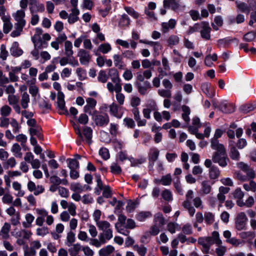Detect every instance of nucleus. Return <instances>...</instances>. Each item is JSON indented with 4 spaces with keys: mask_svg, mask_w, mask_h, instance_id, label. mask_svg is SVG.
<instances>
[{
    "mask_svg": "<svg viewBox=\"0 0 256 256\" xmlns=\"http://www.w3.org/2000/svg\"><path fill=\"white\" fill-rule=\"evenodd\" d=\"M31 39L36 48H46L48 46V42L50 40L51 36L48 33L43 34V30L41 28H36L34 34Z\"/></svg>",
    "mask_w": 256,
    "mask_h": 256,
    "instance_id": "f257e3e1",
    "label": "nucleus"
},
{
    "mask_svg": "<svg viewBox=\"0 0 256 256\" xmlns=\"http://www.w3.org/2000/svg\"><path fill=\"white\" fill-rule=\"evenodd\" d=\"M212 160L214 162L218 163L220 166L225 167L228 164V160L226 151L220 152H214L212 156Z\"/></svg>",
    "mask_w": 256,
    "mask_h": 256,
    "instance_id": "f03ea898",
    "label": "nucleus"
},
{
    "mask_svg": "<svg viewBox=\"0 0 256 256\" xmlns=\"http://www.w3.org/2000/svg\"><path fill=\"white\" fill-rule=\"evenodd\" d=\"M162 84L165 90H161V96L170 98L172 96V89L173 86L172 82L168 79L164 78L162 81Z\"/></svg>",
    "mask_w": 256,
    "mask_h": 256,
    "instance_id": "7ed1b4c3",
    "label": "nucleus"
},
{
    "mask_svg": "<svg viewBox=\"0 0 256 256\" xmlns=\"http://www.w3.org/2000/svg\"><path fill=\"white\" fill-rule=\"evenodd\" d=\"M246 215L244 212L239 213L236 220L235 225L236 228L238 230H243L246 226Z\"/></svg>",
    "mask_w": 256,
    "mask_h": 256,
    "instance_id": "20e7f679",
    "label": "nucleus"
},
{
    "mask_svg": "<svg viewBox=\"0 0 256 256\" xmlns=\"http://www.w3.org/2000/svg\"><path fill=\"white\" fill-rule=\"evenodd\" d=\"M211 28L209 26V24L207 22H201V29L200 30V35L202 38L208 40L210 39V32Z\"/></svg>",
    "mask_w": 256,
    "mask_h": 256,
    "instance_id": "39448f33",
    "label": "nucleus"
},
{
    "mask_svg": "<svg viewBox=\"0 0 256 256\" xmlns=\"http://www.w3.org/2000/svg\"><path fill=\"white\" fill-rule=\"evenodd\" d=\"M110 113L114 116L120 118L124 113V109L122 106H118L113 102L110 106Z\"/></svg>",
    "mask_w": 256,
    "mask_h": 256,
    "instance_id": "423d86ee",
    "label": "nucleus"
},
{
    "mask_svg": "<svg viewBox=\"0 0 256 256\" xmlns=\"http://www.w3.org/2000/svg\"><path fill=\"white\" fill-rule=\"evenodd\" d=\"M12 16L16 22L15 24L25 26L26 24V20L24 19L25 17V12L23 10H18L16 12L12 14Z\"/></svg>",
    "mask_w": 256,
    "mask_h": 256,
    "instance_id": "0eeeda50",
    "label": "nucleus"
},
{
    "mask_svg": "<svg viewBox=\"0 0 256 256\" xmlns=\"http://www.w3.org/2000/svg\"><path fill=\"white\" fill-rule=\"evenodd\" d=\"M86 105L84 107V112L89 114H92L96 104V101L91 98L86 99Z\"/></svg>",
    "mask_w": 256,
    "mask_h": 256,
    "instance_id": "6e6552de",
    "label": "nucleus"
},
{
    "mask_svg": "<svg viewBox=\"0 0 256 256\" xmlns=\"http://www.w3.org/2000/svg\"><path fill=\"white\" fill-rule=\"evenodd\" d=\"M60 58V64L61 66H64L68 64L71 65L72 66H78V62L77 60L74 59V58L64 56L62 58Z\"/></svg>",
    "mask_w": 256,
    "mask_h": 256,
    "instance_id": "1a4fd4ad",
    "label": "nucleus"
},
{
    "mask_svg": "<svg viewBox=\"0 0 256 256\" xmlns=\"http://www.w3.org/2000/svg\"><path fill=\"white\" fill-rule=\"evenodd\" d=\"M80 61L82 64L87 65L89 63L90 56L89 53L84 49L80 50L78 52Z\"/></svg>",
    "mask_w": 256,
    "mask_h": 256,
    "instance_id": "9d476101",
    "label": "nucleus"
},
{
    "mask_svg": "<svg viewBox=\"0 0 256 256\" xmlns=\"http://www.w3.org/2000/svg\"><path fill=\"white\" fill-rule=\"evenodd\" d=\"M198 243L202 245L204 248L205 252H208L210 246L212 244V241L210 237H201L198 239Z\"/></svg>",
    "mask_w": 256,
    "mask_h": 256,
    "instance_id": "9b49d317",
    "label": "nucleus"
},
{
    "mask_svg": "<svg viewBox=\"0 0 256 256\" xmlns=\"http://www.w3.org/2000/svg\"><path fill=\"white\" fill-rule=\"evenodd\" d=\"M212 186L208 180H204L201 183V187L200 190V193L202 196L207 195L210 193Z\"/></svg>",
    "mask_w": 256,
    "mask_h": 256,
    "instance_id": "f8f14e48",
    "label": "nucleus"
},
{
    "mask_svg": "<svg viewBox=\"0 0 256 256\" xmlns=\"http://www.w3.org/2000/svg\"><path fill=\"white\" fill-rule=\"evenodd\" d=\"M3 22V32L4 34H8L12 29L13 24L10 22V16L1 18Z\"/></svg>",
    "mask_w": 256,
    "mask_h": 256,
    "instance_id": "ddd939ff",
    "label": "nucleus"
},
{
    "mask_svg": "<svg viewBox=\"0 0 256 256\" xmlns=\"http://www.w3.org/2000/svg\"><path fill=\"white\" fill-rule=\"evenodd\" d=\"M94 120L97 126H103L108 124L109 118L107 114L97 115L94 118Z\"/></svg>",
    "mask_w": 256,
    "mask_h": 256,
    "instance_id": "4468645a",
    "label": "nucleus"
},
{
    "mask_svg": "<svg viewBox=\"0 0 256 256\" xmlns=\"http://www.w3.org/2000/svg\"><path fill=\"white\" fill-rule=\"evenodd\" d=\"M163 4L165 8H171L174 11L178 10L180 8V4L176 0H164Z\"/></svg>",
    "mask_w": 256,
    "mask_h": 256,
    "instance_id": "2eb2a0df",
    "label": "nucleus"
},
{
    "mask_svg": "<svg viewBox=\"0 0 256 256\" xmlns=\"http://www.w3.org/2000/svg\"><path fill=\"white\" fill-rule=\"evenodd\" d=\"M210 146L213 150H216L215 152H220L226 151L224 144H220L218 140H216V139H211Z\"/></svg>",
    "mask_w": 256,
    "mask_h": 256,
    "instance_id": "dca6fc26",
    "label": "nucleus"
},
{
    "mask_svg": "<svg viewBox=\"0 0 256 256\" xmlns=\"http://www.w3.org/2000/svg\"><path fill=\"white\" fill-rule=\"evenodd\" d=\"M10 224L8 222H4L0 230V234L2 239L6 240L10 238Z\"/></svg>",
    "mask_w": 256,
    "mask_h": 256,
    "instance_id": "f3484780",
    "label": "nucleus"
},
{
    "mask_svg": "<svg viewBox=\"0 0 256 256\" xmlns=\"http://www.w3.org/2000/svg\"><path fill=\"white\" fill-rule=\"evenodd\" d=\"M10 52L14 56H20L23 54L22 50L19 48V44L18 42H14L10 48Z\"/></svg>",
    "mask_w": 256,
    "mask_h": 256,
    "instance_id": "a211bd4d",
    "label": "nucleus"
},
{
    "mask_svg": "<svg viewBox=\"0 0 256 256\" xmlns=\"http://www.w3.org/2000/svg\"><path fill=\"white\" fill-rule=\"evenodd\" d=\"M201 88L202 92L208 98H212L215 96L214 90L212 88H211L208 83L202 84Z\"/></svg>",
    "mask_w": 256,
    "mask_h": 256,
    "instance_id": "6ab92c4d",
    "label": "nucleus"
},
{
    "mask_svg": "<svg viewBox=\"0 0 256 256\" xmlns=\"http://www.w3.org/2000/svg\"><path fill=\"white\" fill-rule=\"evenodd\" d=\"M113 237V230H108L106 232H101L99 234L98 238L100 239L102 242L106 244L108 241L110 240Z\"/></svg>",
    "mask_w": 256,
    "mask_h": 256,
    "instance_id": "aec40b11",
    "label": "nucleus"
},
{
    "mask_svg": "<svg viewBox=\"0 0 256 256\" xmlns=\"http://www.w3.org/2000/svg\"><path fill=\"white\" fill-rule=\"evenodd\" d=\"M57 104L59 110H61L63 112L66 111L64 95L62 92H58Z\"/></svg>",
    "mask_w": 256,
    "mask_h": 256,
    "instance_id": "412c9836",
    "label": "nucleus"
},
{
    "mask_svg": "<svg viewBox=\"0 0 256 256\" xmlns=\"http://www.w3.org/2000/svg\"><path fill=\"white\" fill-rule=\"evenodd\" d=\"M154 222L155 224L152 226L150 230V233L153 235L158 234L160 231V215L159 214H156L154 216Z\"/></svg>",
    "mask_w": 256,
    "mask_h": 256,
    "instance_id": "4be33fe9",
    "label": "nucleus"
},
{
    "mask_svg": "<svg viewBox=\"0 0 256 256\" xmlns=\"http://www.w3.org/2000/svg\"><path fill=\"white\" fill-rule=\"evenodd\" d=\"M114 250V248L112 245H108L98 251L100 256H108Z\"/></svg>",
    "mask_w": 256,
    "mask_h": 256,
    "instance_id": "5701e85b",
    "label": "nucleus"
},
{
    "mask_svg": "<svg viewBox=\"0 0 256 256\" xmlns=\"http://www.w3.org/2000/svg\"><path fill=\"white\" fill-rule=\"evenodd\" d=\"M24 218L25 220L22 223L23 227L24 228H30L34 220V216L32 214L28 213L25 215Z\"/></svg>",
    "mask_w": 256,
    "mask_h": 256,
    "instance_id": "b1692460",
    "label": "nucleus"
},
{
    "mask_svg": "<svg viewBox=\"0 0 256 256\" xmlns=\"http://www.w3.org/2000/svg\"><path fill=\"white\" fill-rule=\"evenodd\" d=\"M176 24V21L174 19H170L168 22H162V26L164 32H166L168 31L173 29Z\"/></svg>",
    "mask_w": 256,
    "mask_h": 256,
    "instance_id": "393cba45",
    "label": "nucleus"
},
{
    "mask_svg": "<svg viewBox=\"0 0 256 256\" xmlns=\"http://www.w3.org/2000/svg\"><path fill=\"white\" fill-rule=\"evenodd\" d=\"M220 170L219 168L214 166H212L209 170L208 174L210 180L217 179L220 176Z\"/></svg>",
    "mask_w": 256,
    "mask_h": 256,
    "instance_id": "a878e982",
    "label": "nucleus"
},
{
    "mask_svg": "<svg viewBox=\"0 0 256 256\" xmlns=\"http://www.w3.org/2000/svg\"><path fill=\"white\" fill-rule=\"evenodd\" d=\"M220 110L223 112L230 113L234 111V107L230 104L227 103L226 102H222L220 106Z\"/></svg>",
    "mask_w": 256,
    "mask_h": 256,
    "instance_id": "bb28decb",
    "label": "nucleus"
},
{
    "mask_svg": "<svg viewBox=\"0 0 256 256\" xmlns=\"http://www.w3.org/2000/svg\"><path fill=\"white\" fill-rule=\"evenodd\" d=\"M152 130L155 134L154 136V140L156 143L160 142V128L156 123L152 124Z\"/></svg>",
    "mask_w": 256,
    "mask_h": 256,
    "instance_id": "cd10ccee",
    "label": "nucleus"
},
{
    "mask_svg": "<svg viewBox=\"0 0 256 256\" xmlns=\"http://www.w3.org/2000/svg\"><path fill=\"white\" fill-rule=\"evenodd\" d=\"M236 7L242 12L249 14L250 11V7L248 4L239 0L236 2Z\"/></svg>",
    "mask_w": 256,
    "mask_h": 256,
    "instance_id": "c85d7f7f",
    "label": "nucleus"
},
{
    "mask_svg": "<svg viewBox=\"0 0 256 256\" xmlns=\"http://www.w3.org/2000/svg\"><path fill=\"white\" fill-rule=\"evenodd\" d=\"M98 228L99 230L102 231V232H106L108 230H112L111 228V224L109 222L106 220H103L102 222L96 225Z\"/></svg>",
    "mask_w": 256,
    "mask_h": 256,
    "instance_id": "c756f323",
    "label": "nucleus"
},
{
    "mask_svg": "<svg viewBox=\"0 0 256 256\" xmlns=\"http://www.w3.org/2000/svg\"><path fill=\"white\" fill-rule=\"evenodd\" d=\"M92 130L90 127L86 126L83 129V134L86 138V142L90 144L92 142Z\"/></svg>",
    "mask_w": 256,
    "mask_h": 256,
    "instance_id": "7c9ffc66",
    "label": "nucleus"
},
{
    "mask_svg": "<svg viewBox=\"0 0 256 256\" xmlns=\"http://www.w3.org/2000/svg\"><path fill=\"white\" fill-rule=\"evenodd\" d=\"M64 52L66 56L68 57H72L73 55L72 44L71 42L69 40L66 41L64 43Z\"/></svg>",
    "mask_w": 256,
    "mask_h": 256,
    "instance_id": "2f4dec72",
    "label": "nucleus"
},
{
    "mask_svg": "<svg viewBox=\"0 0 256 256\" xmlns=\"http://www.w3.org/2000/svg\"><path fill=\"white\" fill-rule=\"evenodd\" d=\"M114 62L115 66L118 68H122L124 66L122 61V56L118 54H115L113 56Z\"/></svg>",
    "mask_w": 256,
    "mask_h": 256,
    "instance_id": "473e14b6",
    "label": "nucleus"
},
{
    "mask_svg": "<svg viewBox=\"0 0 256 256\" xmlns=\"http://www.w3.org/2000/svg\"><path fill=\"white\" fill-rule=\"evenodd\" d=\"M150 88V84L149 82L146 81L144 83L138 84V92L142 94H146L147 90Z\"/></svg>",
    "mask_w": 256,
    "mask_h": 256,
    "instance_id": "72a5a7b5",
    "label": "nucleus"
},
{
    "mask_svg": "<svg viewBox=\"0 0 256 256\" xmlns=\"http://www.w3.org/2000/svg\"><path fill=\"white\" fill-rule=\"evenodd\" d=\"M159 151L156 148H152L150 150L149 154V160L150 163L154 162L158 158Z\"/></svg>",
    "mask_w": 256,
    "mask_h": 256,
    "instance_id": "f704fd0d",
    "label": "nucleus"
},
{
    "mask_svg": "<svg viewBox=\"0 0 256 256\" xmlns=\"http://www.w3.org/2000/svg\"><path fill=\"white\" fill-rule=\"evenodd\" d=\"M182 110L183 112L182 114V118L183 120L186 122H188L190 120L189 115L190 113V110L188 106L184 105L182 107Z\"/></svg>",
    "mask_w": 256,
    "mask_h": 256,
    "instance_id": "c9c22d12",
    "label": "nucleus"
},
{
    "mask_svg": "<svg viewBox=\"0 0 256 256\" xmlns=\"http://www.w3.org/2000/svg\"><path fill=\"white\" fill-rule=\"evenodd\" d=\"M21 150L20 146L18 144L15 143L12 145L11 150L16 157L21 158L22 157Z\"/></svg>",
    "mask_w": 256,
    "mask_h": 256,
    "instance_id": "e433bc0d",
    "label": "nucleus"
},
{
    "mask_svg": "<svg viewBox=\"0 0 256 256\" xmlns=\"http://www.w3.org/2000/svg\"><path fill=\"white\" fill-rule=\"evenodd\" d=\"M162 64L164 70H161V76H164L169 74L170 67L168 64V60L166 58H163L162 60Z\"/></svg>",
    "mask_w": 256,
    "mask_h": 256,
    "instance_id": "4c0bfd02",
    "label": "nucleus"
},
{
    "mask_svg": "<svg viewBox=\"0 0 256 256\" xmlns=\"http://www.w3.org/2000/svg\"><path fill=\"white\" fill-rule=\"evenodd\" d=\"M81 250L82 246L80 244H74L69 249L70 254V256H76Z\"/></svg>",
    "mask_w": 256,
    "mask_h": 256,
    "instance_id": "58836bf2",
    "label": "nucleus"
},
{
    "mask_svg": "<svg viewBox=\"0 0 256 256\" xmlns=\"http://www.w3.org/2000/svg\"><path fill=\"white\" fill-rule=\"evenodd\" d=\"M230 156L232 160H240V154L234 146L230 148Z\"/></svg>",
    "mask_w": 256,
    "mask_h": 256,
    "instance_id": "ea45409f",
    "label": "nucleus"
},
{
    "mask_svg": "<svg viewBox=\"0 0 256 256\" xmlns=\"http://www.w3.org/2000/svg\"><path fill=\"white\" fill-rule=\"evenodd\" d=\"M12 188H13L18 191V193L16 194V196H23L24 194V191L22 190V185L20 183L18 182H14L12 183Z\"/></svg>",
    "mask_w": 256,
    "mask_h": 256,
    "instance_id": "a19ab883",
    "label": "nucleus"
},
{
    "mask_svg": "<svg viewBox=\"0 0 256 256\" xmlns=\"http://www.w3.org/2000/svg\"><path fill=\"white\" fill-rule=\"evenodd\" d=\"M112 50V46L109 43H104L98 46V50L103 54H108Z\"/></svg>",
    "mask_w": 256,
    "mask_h": 256,
    "instance_id": "79ce46f5",
    "label": "nucleus"
},
{
    "mask_svg": "<svg viewBox=\"0 0 256 256\" xmlns=\"http://www.w3.org/2000/svg\"><path fill=\"white\" fill-rule=\"evenodd\" d=\"M172 182V178L170 174H168L161 176V184L168 186L171 184Z\"/></svg>",
    "mask_w": 256,
    "mask_h": 256,
    "instance_id": "37998d69",
    "label": "nucleus"
},
{
    "mask_svg": "<svg viewBox=\"0 0 256 256\" xmlns=\"http://www.w3.org/2000/svg\"><path fill=\"white\" fill-rule=\"evenodd\" d=\"M24 26L20 25V24H14L15 30H14L10 34L11 36L14 38L16 36H18L20 35L21 32L23 30V28Z\"/></svg>",
    "mask_w": 256,
    "mask_h": 256,
    "instance_id": "c03bdc74",
    "label": "nucleus"
},
{
    "mask_svg": "<svg viewBox=\"0 0 256 256\" xmlns=\"http://www.w3.org/2000/svg\"><path fill=\"white\" fill-rule=\"evenodd\" d=\"M166 42L169 46H175L179 43L180 38L177 36L172 35L168 37Z\"/></svg>",
    "mask_w": 256,
    "mask_h": 256,
    "instance_id": "a18cd8bd",
    "label": "nucleus"
},
{
    "mask_svg": "<svg viewBox=\"0 0 256 256\" xmlns=\"http://www.w3.org/2000/svg\"><path fill=\"white\" fill-rule=\"evenodd\" d=\"M30 102V96L28 94L24 92L22 96L21 105L23 108H26L28 106V104Z\"/></svg>",
    "mask_w": 256,
    "mask_h": 256,
    "instance_id": "49530a36",
    "label": "nucleus"
},
{
    "mask_svg": "<svg viewBox=\"0 0 256 256\" xmlns=\"http://www.w3.org/2000/svg\"><path fill=\"white\" fill-rule=\"evenodd\" d=\"M222 19L221 16H217L214 18V22L212 24V28L215 30H218L219 27L222 25Z\"/></svg>",
    "mask_w": 256,
    "mask_h": 256,
    "instance_id": "de8ad7c7",
    "label": "nucleus"
},
{
    "mask_svg": "<svg viewBox=\"0 0 256 256\" xmlns=\"http://www.w3.org/2000/svg\"><path fill=\"white\" fill-rule=\"evenodd\" d=\"M204 220L207 224H212L214 221V214L210 212H206L204 214Z\"/></svg>",
    "mask_w": 256,
    "mask_h": 256,
    "instance_id": "09e8293b",
    "label": "nucleus"
},
{
    "mask_svg": "<svg viewBox=\"0 0 256 256\" xmlns=\"http://www.w3.org/2000/svg\"><path fill=\"white\" fill-rule=\"evenodd\" d=\"M244 188L246 191H256V183L254 180H250L249 184H244L243 185Z\"/></svg>",
    "mask_w": 256,
    "mask_h": 256,
    "instance_id": "8fccbe9b",
    "label": "nucleus"
},
{
    "mask_svg": "<svg viewBox=\"0 0 256 256\" xmlns=\"http://www.w3.org/2000/svg\"><path fill=\"white\" fill-rule=\"evenodd\" d=\"M40 130L41 128L38 126L36 128H30V132L32 136H36L39 139H42V136L40 133Z\"/></svg>",
    "mask_w": 256,
    "mask_h": 256,
    "instance_id": "3c124183",
    "label": "nucleus"
},
{
    "mask_svg": "<svg viewBox=\"0 0 256 256\" xmlns=\"http://www.w3.org/2000/svg\"><path fill=\"white\" fill-rule=\"evenodd\" d=\"M133 248L141 256H144L147 251L146 248L142 245L136 244L133 246Z\"/></svg>",
    "mask_w": 256,
    "mask_h": 256,
    "instance_id": "603ef678",
    "label": "nucleus"
},
{
    "mask_svg": "<svg viewBox=\"0 0 256 256\" xmlns=\"http://www.w3.org/2000/svg\"><path fill=\"white\" fill-rule=\"evenodd\" d=\"M68 167L71 170H77L79 168L78 162L75 159H68Z\"/></svg>",
    "mask_w": 256,
    "mask_h": 256,
    "instance_id": "864d4df0",
    "label": "nucleus"
},
{
    "mask_svg": "<svg viewBox=\"0 0 256 256\" xmlns=\"http://www.w3.org/2000/svg\"><path fill=\"white\" fill-rule=\"evenodd\" d=\"M108 80V76L105 71L101 70L100 71L98 76V80L99 82L105 83Z\"/></svg>",
    "mask_w": 256,
    "mask_h": 256,
    "instance_id": "5fc2aeb1",
    "label": "nucleus"
},
{
    "mask_svg": "<svg viewBox=\"0 0 256 256\" xmlns=\"http://www.w3.org/2000/svg\"><path fill=\"white\" fill-rule=\"evenodd\" d=\"M130 24V20L128 16L124 14L121 16V18L119 22V25L121 26H128Z\"/></svg>",
    "mask_w": 256,
    "mask_h": 256,
    "instance_id": "6e6d98bb",
    "label": "nucleus"
},
{
    "mask_svg": "<svg viewBox=\"0 0 256 256\" xmlns=\"http://www.w3.org/2000/svg\"><path fill=\"white\" fill-rule=\"evenodd\" d=\"M212 241V244L216 243L217 244H222V241L220 239V234L218 232L214 231L212 234V236H210Z\"/></svg>",
    "mask_w": 256,
    "mask_h": 256,
    "instance_id": "4d7b16f0",
    "label": "nucleus"
},
{
    "mask_svg": "<svg viewBox=\"0 0 256 256\" xmlns=\"http://www.w3.org/2000/svg\"><path fill=\"white\" fill-rule=\"evenodd\" d=\"M194 206L196 208H200V210L203 209L204 205L202 200L199 196H196L193 200Z\"/></svg>",
    "mask_w": 256,
    "mask_h": 256,
    "instance_id": "13d9d810",
    "label": "nucleus"
},
{
    "mask_svg": "<svg viewBox=\"0 0 256 256\" xmlns=\"http://www.w3.org/2000/svg\"><path fill=\"white\" fill-rule=\"evenodd\" d=\"M70 189L76 192H83L82 186L78 182H73L70 184Z\"/></svg>",
    "mask_w": 256,
    "mask_h": 256,
    "instance_id": "bf43d9fd",
    "label": "nucleus"
},
{
    "mask_svg": "<svg viewBox=\"0 0 256 256\" xmlns=\"http://www.w3.org/2000/svg\"><path fill=\"white\" fill-rule=\"evenodd\" d=\"M201 29V22L195 24L193 26H190L186 32L188 34H190L194 32H198Z\"/></svg>",
    "mask_w": 256,
    "mask_h": 256,
    "instance_id": "052dcab7",
    "label": "nucleus"
},
{
    "mask_svg": "<svg viewBox=\"0 0 256 256\" xmlns=\"http://www.w3.org/2000/svg\"><path fill=\"white\" fill-rule=\"evenodd\" d=\"M76 240L75 234L72 232H70L67 234L66 242L68 246H70Z\"/></svg>",
    "mask_w": 256,
    "mask_h": 256,
    "instance_id": "680f3d73",
    "label": "nucleus"
},
{
    "mask_svg": "<svg viewBox=\"0 0 256 256\" xmlns=\"http://www.w3.org/2000/svg\"><path fill=\"white\" fill-rule=\"evenodd\" d=\"M29 92L32 97L36 98V96L38 98L40 96L38 94V88L35 85H32L30 86Z\"/></svg>",
    "mask_w": 256,
    "mask_h": 256,
    "instance_id": "e2e57ef3",
    "label": "nucleus"
},
{
    "mask_svg": "<svg viewBox=\"0 0 256 256\" xmlns=\"http://www.w3.org/2000/svg\"><path fill=\"white\" fill-rule=\"evenodd\" d=\"M162 198L167 201H172V194L168 190H164L161 194Z\"/></svg>",
    "mask_w": 256,
    "mask_h": 256,
    "instance_id": "0e129e2a",
    "label": "nucleus"
},
{
    "mask_svg": "<svg viewBox=\"0 0 256 256\" xmlns=\"http://www.w3.org/2000/svg\"><path fill=\"white\" fill-rule=\"evenodd\" d=\"M13 197L9 192L5 193L2 198V202L6 204H10L12 202Z\"/></svg>",
    "mask_w": 256,
    "mask_h": 256,
    "instance_id": "69168bd1",
    "label": "nucleus"
},
{
    "mask_svg": "<svg viewBox=\"0 0 256 256\" xmlns=\"http://www.w3.org/2000/svg\"><path fill=\"white\" fill-rule=\"evenodd\" d=\"M88 231L92 238H96L98 235V231L96 227L92 224H88Z\"/></svg>",
    "mask_w": 256,
    "mask_h": 256,
    "instance_id": "338daca9",
    "label": "nucleus"
},
{
    "mask_svg": "<svg viewBox=\"0 0 256 256\" xmlns=\"http://www.w3.org/2000/svg\"><path fill=\"white\" fill-rule=\"evenodd\" d=\"M0 111L2 116H7L10 114L12 109L8 105H4L1 108Z\"/></svg>",
    "mask_w": 256,
    "mask_h": 256,
    "instance_id": "774afa93",
    "label": "nucleus"
}]
</instances>
